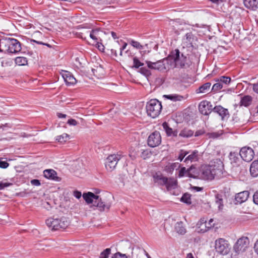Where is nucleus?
<instances>
[{
  "label": "nucleus",
  "mask_w": 258,
  "mask_h": 258,
  "mask_svg": "<svg viewBox=\"0 0 258 258\" xmlns=\"http://www.w3.org/2000/svg\"><path fill=\"white\" fill-rule=\"evenodd\" d=\"M223 166V163L219 159L213 160L209 165H202L200 168L201 178L208 180L214 179L216 175L221 173Z\"/></svg>",
  "instance_id": "nucleus-1"
},
{
  "label": "nucleus",
  "mask_w": 258,
  "mask_h": 258,
  "mask_svg": "<svg viewBox=\"0 0 258 258\" xmlns=\"http://www.w3.org/2000/svg\"><path fill=\"white\" fill-rule=\"evenodd\" d=\"M83 197L87 204H92L93 206L96 207L100 211H108L111 206L109 202L91 192L84 193Z\"/></svg>",
  "instance_id": "nucleus-2"
},
{
  "label": "nucleus",
  "mask_w": 258,
  "mask_h": 258,
  "mask_svg": "<svg viewBox=\"0 0 258 258\" xmlns=\"http://www.w3.org/2000/svg\"><path fill=\"white\" fill-rule=\"evenodd\" d=\"M171 59L174 63V67L177 69L185 70L189 68L191 62L187 56L181 53L179 49L172 50L166 58V60Z\"/></svg>",
  "instance_id": "nucleus-3"
},
{
  "label": "nucleus",
  "mask_w": 258,
  "mask_h": 258,
  "mask_svg": "<svg viewBox=\"0 0 258 258\" xmlns=\"http://www.w3.org/2000/svg\"><path fill=\"white\" fill-rule=\"evenodd\" d=\"M21 44L17 39L14 38H2L0 44V52L17 54L21 50Z\"/></svg>",
  "instance_id": "nucleus-4"
},
{
  "label": "nucleus",
  "mask_w": 258,
  "mask_h": 258,
  "mask_svg": "<svg viewBox=\"0 0 258 258\" xmlns=\"http://www.w3.org/2000/svg\"><path fill=\"white\" fill-rule=\"evenodd\" d=\"M46 224L52 230L65 229L70 224L68 219L64 217L60 218L50 217L46 220Z\"/></svg>",
  "instance_id": "nucleus-5"
},
{
  "label": "nucleus",
  "mask_w": 258,
  "mask_h": 258,
  "mask_svg": "<svg viewBox=\"0 0 258 258\" xmlns=\"http://www.w3.org/2000/svg\"><path fill=\"white\" fill-rule=\"evenodd\" d=\"M146 108L147 114L152 118H155L161 111V103L157 99H151L147 103Z\"/></svg>",
  "instance_id": "nucleus-6"
},
{
  "label": "nucleus",
  "mask_w": 258,
  "mask_h": 258,
  "mask_svg": "<svg viewBox=\"0 0 258 258\" xmlns=\"http://www.w3.org/2000/svg\"><path fill=\"white\" fill-rule=\"evenodd\" d=\"M249 240L247 237H242L239 238L233 246V250L236 254L244 252L248 247Z\"/></svg>",
  "instance_id": "nucleus-7"
},
{
  "label": "nucleus",
  "mask_w": 258,
  "mask_h": 258,
  "mask_svg": "<svg viewBox=\"0 0 258 258\" xmlns=\"http://www.w3.org/2000/svg\"><path fill=\"white\" fill-rule=\"evenodd\" d=\"M122 156L121 154H118L108 156L105 161L106 168L109 171L113 170Z\"/></svg>",
  "instance_id": "nucleus-8"
},
{
  "label": "nucleus",
  "mask_w": 258,
  "mask_h": 258,
  "mask_svg": "<svg viewBox=\"0 0 258 258\" xmlns=\"http://www.w3.org/2000/svg\"><path fill=\"white\" fill-rule=\"evenodd\" d=\"M215 249L217 252L223 255L227 254L229 251L227 241L222 238L216 240Z\"/></svg>",
  "instance_id": "nucleus-9"
},
{
  "label": "nucleus",
  "mask_w": 258,
  "mask_h": 258,
  "mask_svg": "<svg viewBox=\"0 0 258 258\" xmlns=\"http://www.w3.org/2000/svg\"><path fill=\"white\" fill-rule=\"evenodd\" d=\"M239 155L244 161L249 162L253 159L254 152L251 148L246 146L240 149Z\"/></svg>",
  "instance_id": "nucleus-10"
},
{
  "label": "nucleus",
  "mask_w": 258,
  "mask_h": 258,
  "mask_svg": "<svg viewBox=\"0 0 258 258\" xmlns=\"http://www.w3.org/2000/svg\"><path fill=\"white\" fill-rule=\"evenodd\" d=\"M161 143L160 134L158 131L152 133L148 138V145L152 148L159 146Z\"/></svg>",
  "instance_id": "nucleus-11"
},
{
  "label": "nucleus",
  "mask_w": 258,
  "mask_h": 258,
  "mask_svg": "<svg viewBox=\"0 0 258 258\" xmlns=\"http://www.w3.org/2000/svg\"><path fill=\"white\" fill-rule=\"evenodd\" d=\"M199 110L201 113L208 115L213 110L211 103L208 101H203L199 105Z\"/></svg>",
  "instance_id": "nucleus-12"
},
{
  "label": "nucleus",
  "mask_w": 258,
  "mask_h": 258,
  "mask_svg": "<svg viewBox=\"0 0 258 258\" xmlns=\"http://www.w3.org/2000/svg\"><path fill=\"white\" fill-rule=\"evenodd\" d=\"M165 59L160 60L156 62H153L151 61H146L148 68L152 70H156L159 71H165L166 67L164 63Z\"/></svg>",
  "instance_id": "nucleus-13"
},
{
  "label": "nucleus",
  "mask_w": 258,
  "mask_h": 258,
  "mask_svg": "<svg viewBox=\"0 0 258 258\" xmlns=\"http://www.w3.org/2000/svg\"><path fill=\"white\" fill-rule=\"evenodd\" d=\"M249 196V192L247 190L243 191L236 194L235 196L234 204H241L246 202Z\"/></svg>",
  "instance_id": "nucleus-14"
},
{
  "label": "nucleus",
  "mask_w": 258,
  "mask_h": 258,
  "mask_svg": "<svg viewBox=\"0 0 258 258\" xmlns=\"http://www.w3.org/2000/svg\"><path fill=\"white\" fill-rule=\"evenodd\" d=\"M44 176L49 179L59 181L61 178L57 176L56 172L53 169H46L43 171Z\"/></svg>",
  "instance_id": "nucleus-15"
},
{
  "label": "nucleus",
  "mask_w": 258,
  "mask_h": 258,
  "mask_svg": "<svg viewBox=\"0 0 258 258\" xmlns=\"http://www.w3.org/2000/svg\"><path fill=\"white\" fill-rule=\"evenodd\" d=\"M62 77L67 85H75L77 83L75 78L69 72L65 71L62 74Z\"/></svg>",
  "instance_id": "nucleus-16"
},
{
  "label": "nucleus",
  "mask_w": 258,
  "mask_h": 258,
  "mask_svg": "<svg viewBox=\"0 0 258 258\" xmlns=\"http://www.w3.org/2000/svg\"><path fill=\"white\" fill-rule=\"evenodd\" d=\"M154 181L160 185H165L167 182V177L163 176L161 173H156L153 176Z\"/></svg>",
  "instance_id": "nucleus-17"
},
{
  "label": "nucleus",
  "mask_w": 258,
  "mask_h": 258,
  "mask_svg": "<svg viewBox=\"0 0 258 258\" xmlns=\"http://www.w3.org/2000/svg\"><path fill=\"white\" fill-rule=\"evenodd\" d=\"M199 151L198 150H194L185 158L184 162L188 164L189 162L191 163L193 162L198 161L199 160Z\"/></svg>",
  "instance_id": "nucleus-18"
},
{
  "label": "nucleus",
  "mask_w": 258,
  "mask_h": 258,
  "mask_svg": "<svg viewBox=\"0 0 258 258\" xmlns=\"http://www.w3.org/2000/svg\"><path fill=\"white\" fill-rule=\"evenodd\" d=\"M172 24L173 29L176 33L184 30L187 27V25L184 23H181L179 20L173 21Z\"/></svg>",
  "instance_id": "nucleus-19"
},
{
  "label": "nucleus",
  "mask_w": 258,
  "mask_h": 258,
  "mask_svg": "<svg viewBox=\"0 0 258 258\" xmlns=\"http://www.w3.org/2000/svg\"><path fill=\"white\" fill-rule=\"evenodd\" d=\"M244 6L252 11H256L258 9V0H243Z\"/></svg>",
  "instance_id": "nucleus-20"
},
{
  "label": "nucleus",
  "mask_w": 258,
  "mask_h": 258,
  "mask_svg": "<svg viewBox=\"0 0 258 258\" xmlns=\"http://www.w3.org/2000/svg\"><path fill=\"white\" fill-rule=\"evenodd\" d=\"M213 112L217 113L223 119L227 115L229 114L227 109L224 108L221 105L216 106L213 108Z\"/></svg>",
  "instance_id": "nucleus-21"
},
{
  "label": "nucleus",
  "mask_w": 258,
  "mask_h": 258,
  "mask_svg": "<svg viewBox=\"0 0 258 258\" xmlns=\"http://www.w3.org/2000/svg\"><path fill=\"white\" fill-rule=\"evenodd\" d=\"M162 126L168 136L176 137L177 136V131L176 130L173 131L169 126L168 123L164 122L162 124Z\"/></svg>",
  "instance_id": "nucleus-22"
},
{
  "label": "nucleus",
  "mask_w": 258,
  "mask_h": 258,
  "mask_svg": "<svg viewBox=\"0 0 258 258\" xmlns=\"http://www.w3.org/2000/svg\"><path fill=\"white\" fill-rule=\"evenodd\" d=\"M167 180L165 186L168 191L175 189L177 187V181L176 179L173 178H167Z\"/></svg>",
  "instance_id": "nucleus-23"
},
{
  "label": "nucleus",
  "mask_w": 258,
  "mask_h": 258,
  "mask_svg": "<svg viewBox=\"0 0 258 258\" xmlns=\"http://www.w3.org/2000/svg\"><path fill=\"white\" fill-rule=\"evenodd\" d=\"M175 230L179 234L184 235L186 232V229L183 226V223L181 221L177 222L175 225Z\"/></svg>",
  "instance_id": "nucleus-24"
},
{
  "label": "nucleus",
  "mask_w": 258,
  "mask_h": 258,
  "mask_svg": "<svg viewBox=\"0 0 258 258\" xmlns=\"http://www.w3.org/2000/svg\"><path fill=\"white\" fill-rule=\"evenodd\" d=\"M252 100V98L251 96L245 95L241 98L240 102V105L248 107L251 104Z\"/></svg>",
  "instance_id": "nucleus-25"
},
{
  "label": "nucleus",
  "mask_w": 258,
  "mask_h": 258,
  "mask_svg": "<svg viewBox=\"0 0 258 258\" xmlns=\"http://www.w3.org/2000/svg\"><path fill=\"white\" fill-rule=\"evenodd\" d=\"M211 85V84L210 82L204 84L196 90V93H205L207 92L210 90Z\"/></svg>",
  "instance_id": "nucleus-26"
},
{
  "label": "nucleus",
  "mask_w": 258,
  "mask_h": 258,
  "mask_svg": "<svg viewBox=\"0 0 258 258\" xmlns=\"http://www.w3.org/2000/svg\"><path fill=\"white\" fill-rule=\"evenodd\" d=\"M251 174L254 177L258 175V160H254L251 163L250 167Z\"/></svg>",
  "instance_id": "nucleus-27"
},
{
  "label": "nucleus",
  "mask_w": 258,
  "mask_h": 258,
  "mask_svg": "<svg viewBox=\"0 0 258 258\" xmlns=\"http://www.w3.org/2000/svg\"><path fill=\"white\" fill-rule=\"evenodd\" d=\"M199 176V172L194 165H192L188 169V177L193 178H197Z\"/></svg>",
  "instance_id": "nucleus-28"
},
{
  "label": "nucleus",
  "mask_w": 258,
  "mask_h": 258,
  "mask_svg": "<svg viewBox=\"0 0 258 258\" xmlns=\"http://www.w3.org/2000/svg\"><path fill=\"white\" fill-rule=\"evenodd\" d=\"M197 225L199 229V232L204 233L209 230L207 222L204 219H201L200 223H198Z\"/></svg>",
  "instance_id": "nucleus-29"
},
{
  "label": "nucleus",
  "mask_w": 258,
  "mask_h": 258,
  "mask_svg": "<svg viewBox=\"0 0 258 258\" xmlns=\"http://www.w3.org/2000/svg\"><path fill=\"white\" fill-rule=\"evenodd\" d=\"M223 195L217 194L215 195V203L218 205L219 210L222 209L223 207Z\"/></svg>",
  "instance_id": "nucleus-30"
},
{
  "label": "nucleus",
  "mask_w": 258,
  "mask_h": 258,
  "mask_svg": "<svg viewBox=\"0 0 258 258\" xmlns=\"http://www.w3.org/2000/svg\"><path fill=\"white\" fill-rule=\"evenodd\" d=\"M180 165L178 163H169L165 167V171L167 173H172L175 168L179 167Z\"/></svg>",
  "instance_id": "nucleus-31"
},
{
  "label": "nucleus",
  "mask_w": 258,
  "mask_h": 258,
  "mask_svg": "<svg viewBox=\"0 0 258 258\" xmlns=\"http://www.w3.org/2000/svg\"><path fill=\"white\" fill-rule=\"evenodd\" d=\"M164 97L173 101H181L184 99L183 96L178 94L165 95Z\"/></svg>",
  "instance_id": "nucleus-32"
},
{
  "label": "nucleus",
  "mask_w": 258,
  "mask_h": 258,
  "mask_svg": "<svg viewBox=\"0 0 258 258\" xmlns=\"http://www.w3.org/2000/svg\"><path fill=\"white\" fill-rule=\"evenodd\" d=\"M128 42L132 46L139 50L144 49L145 47H147V44H145V45H142L139 42L135 41L133 39H130L128 41Z\"/></svg>",
  "instance_id": "nucleus-33"
},
{
  "label": "nucleus",
  "mask_w": 258,
  "mask_h": 258,
  "mask_svg": "<svg viewBox=\"0 0 258 258\" xmlns=\"http://www.w3.org/2000/svg\"><path fill=\"white\" fill-rule=\"evenodd\" d=\"M15 61V63L19 66H25L27 64V59L25 57H17Z\"/></svg>",
  "instance_id": "nucleus-34"
},
{
  "label": "nucleus",
  "mask_w": 258,
  "mask_h": 258,
  "mask_svg": "<svg viewBox=\"0 0 258 258\" xmlns=\"http://www.w3.org/2000/svg\"><path fill=\"white\" fill-rule=\"evenodd\" d=\"M69 135L67 134L64 133L61 135L58 136L56 138V140L58 142L60 143H63L66 142L67 140L69 139Z\"/></svg>",
  "instance_id": "nucleus-35"
},
{
  "label": "nucleus",
  "mask_w": 258,
  "mask_h": 258,
  "mask_svg": "<svg viewBox=\"0 0 258 258\" xmlns=\"http://www.w3.org/2000/svg\"><path fill=\"white\" fill-rule=\"evenodd\" d=\"M181 201L188 205L190 204L191 203L190 195L188 193L183 194L181 198Z\"/></svg>",
  "instance_id": "nucleus-36"
},
{
  "label": "nucleus",
  "mask_w": 258,
  "mask_h": 258,
  "mask_svg": "<svg viewBox=\"0 0 258 258\" xmlns=\"http://www.w3.org/2000/svg\"><path fill=\"white\" fill-rule=\"evenodd\" d=\"M217 83L214 84L212 87L211 91L214 93H216L219 91L223 87V84L219 81H217Z\"/></svg>",
  "instance_id": "nucleus-37"
},
{
  "label": "nucleus",
  "mask_w": 258,
  "mask_h": 258,
  "mask_svg": "<svg viewBox=\"0 0 258 258\" xmlns=\"http://www.w3.org/2000/svg\"><path fill=\"white\" fill-rule=\"evenodd\" d=\"M229 159L231 163H237L239 160L238 154L235 152H230L229 154Z\"/></svg>",
  "instance_id": "nucleus-38"
},
{
  "label": "nucleus",
  "mask_w": 258,
  "mask_h": 258,
  "mask_svg": "<svg viewBox=\"0 0 258 258\" xmlns=\"http://www.w3.org/2000/svg\"><path fill=\"white\" fill-rule=\"evenodd\" d=\"M194 134V132L191 130H183L182 131L180 134L179 136L183 137H190L192 136Z\"/></svg>",
  "instance_id": "nucleus-39"
},
{
  "label": "nucleus",
  "mask_w": 258,
  "mask_h": 258,
  "mask_svg": "<svg viewBox=\"0 0 258 258\" xmlns=\"http://www.w3.org/2000/svg\"><path fill=\"white\" fill-rule=\"evenodd\" d=\"M216 81H219L221 82L222 84L224 83L225 85H228L231 81V78L229 77L223 76H221Z\"/></svg>",
  "instance_id": "nucleus-40"
},
{
  "label": "nucleus",
  "mask_w": 258,
  "mask_h": 258,
  "mask_svg": "<svg viewBox=\"0 0 258 258\" xmlns=\"http://www.w3.org/2000/svg\"><path fill=\"white\" fill-rule=\"evenodd\" d=\"M111 253L110 248H106L102 251L100 254L99 258H108L109 255Z\"/></svg>",
  "instance_id": "nucleus-41"
},
{
  "label": "nucleus",
  "mask_w": 258,
  "mask_h": 258,
  "mask_svg": "<svg viewBox=\"0 0 258 258\" xmlns=\"http://www.w3.org/2000/svg\"><path fill=\"white\" fill-rule=\"evenodd\" d=\"M189 153V151H187L184 150H180L179 154L178 157V159L181 162L182 161L184 157Z\"/></svg>",
  "instance_id": "nucleus-42"
},
{
  "label": "nucleus",
  "mask_w": 258,
  "mask_h": 258,
  "mask_svg": "<svg viewBox=\"0 0 258 258\" xmlns=\"http://www.w3.org/2000/svg\"><path fill=\"white\" fill-rule=\"evenodd\" d=\"M133 67L136 69H138L140 67L144 65V63L141 62L137 57H134L133 58Z\"/></svg>",
  "instance_id": "nucleus-43"
},
{
  "label": "nucleus",
  "mask_w": 258,
  "mask_h": 258,
  "mask_svg": "<svg viewBox=\"0 0 258 258\" xmlns=\"http://www.w3.org/2000/svg\"><path fill=\"white\" fill-rule=\"evenodd\" d=\"M139 72L146 77L150 76L151 75L150 71L146 67L141 68Z\"/></svg>",
  "instance_id": "nucleus-44"
},
{
  "label": "nucleus",
  "mask_w": 258,
  "mask_h": 258,
  "mask_svg": "<svg viewBox=\"0 0 258 258\" xmlns=\"http://www.w3.org/2000/svg\"><path fill=\"white\" fill-rule=\"evenodd\" d=\"M185 174L188 176V169H186L185 167H182L179 171L178 176L181 177L184 176Z\"/></svg>",
  "instance_id": "nucleus-45"
},
{
  "label": "nucleus",
  "mask_w": 258,
  "mask_h": 258,
  "mask_svg": "<svg viewBox=\"0 0 258 258\" xmlns=\"http://www.w3.org/2000/svg\"><path fill=\"white\" fill-rule=\"evenodd\" d=\"M112 258H127V257L126 254L117 252L113 255Z\"/></svg>",
  "instance_id": "nucleus-46"
},
{
  "label": "nucleus",
  "mask_w": 258,
  "mask_h": 258,
  "mask_svg": "<svg viewBox=\"0 0 258 258\" xmlns=\"http://www.w3.org/2000/svg\"><path fill=\"white\" fill-rule=\"evenodd\" d=\"M12 185V183L9 182H4L3 181L0 182V190L4 189L5 187H8Z\"/></svg>",
  "instance_id": "nucleus-47"
},
{
  "label": "nucleus",
  "mask_w": 258,
  "mask_h": 258,
  "mask_svg": "<svg viewBox=\"0 0 258 258\" xmlns=\"http://www.w3.org/2000/svg\"><path fill=\"white\" fill-rule=\"evenodd\" d=\"M186 39L187 40L188 42H191L192 40L193 39V34L192 33H187L185 35Z\"/></svg>",
  "instance_id": "nucleus-48"
},
{
  "label": "nucleus",
  "mask_w": 258,
  "mask_h": 258,
  "mask_svg": "<svg viewBox=\"0 0 258 258\" xmlns=\"http://www.w3.org/2000/svg\"><path fill=\"white\" fill-rule=\"evenodd\" d=\"M248 84L249 86H252L253 91L255 93L258 94V82L256 83H254V84H251V83H249Z\"/></svg>",
  "instance_id": "nucleus-49"
},
{
  "label": "nucleus",
  "mask_w": 258,
  "mask_h": 258,
  "mask_svg": "<svg viewBox=\"0 0 258 258\" xmlns=\"http://www.w3.org/2000/svg\"><path fill=\"white\" fill-rule=\"evenodd\" d=\"M9 166V164L5 161L0 160V168L5 169Z\"/></svg>",
  "instance_id": "nucleus-50"
},
{
  "label": "nucleus",
  "mask_w": 258,
  "mask_h": 258,
  "mask_svg": "<svg viewBox=\"0 0 258 258\" xmlns=\"http://www.w3.org/2000/svg\"><path fill=\"white\" fill-rule=\"evenodd\" d=\"M31 42H34L37 44H41V45H46L47 46V47H49V48H51L52 46L51 45H50L48 43H43L41 41H36V40H35L34 39H31L30 40Z\"/></svg>",
  "instance_id": "nucleus-51"
},
{
  "label": "nucleus",
  "mask_w": 258,
  "mask_h": 258,
  "mask_svg": "<svg viewBox=\"0 0 258 258\" xmlns=\"http://www.w3.org/2000/svg\"><path fill=\"white\" fill-rule=\"evenodd\" d=\"M31 42H34L37 44H41V45H46L47 46V47H49V48H51L52 46L51 45H50L48 43H43L41 41H36V40H35L34 39H31L30 40Z\"/></svg>",
  "instance_id": "nucleus-52"
},
{
  "label": "nucleus",
  "mask_w": 258,
  "mask_h": 258,
  "mask_svg": "<svg viewBox=\"0 0 258 258\" xmlns=\"http://www.w3.org/2000/svg\"><path fill=\"white\" fill-rule=\"evenodd\" d=\"M253 201L254 204L258 205V190H256L253 194Z\"/></svg>",
  "instance_id": "nucleus-53"
},
{
  "label": "nucleus",
  "mask_w": 258,
  "mask_h": 258,
  "mask_svg": "<svg viewBox=\"0 0 258 258\" xmlns=\"http://www.w3.org/2000/svg\"><path fill=\"white\" fill-rule=\"evenodd\" d=\"M68 124L70 125H77L78 124V122L74 119H70L67 121Z\"/></svg>",
  "instance_id": "nucleus-54"
},
{
  "label": "nucleus",
  "mask_w": 258,
  "mask_h": 258,
  "mask_svg": "<svg viewBox=\"0 0 258 258\" xmlns=\"http://www.w3.org/2000/svg\"><path fill=\"white\" fill-rule=\"evenodd\" d=\"M148 47H145L144 49H139L140 52L142 56H143L146 54H148L150 52V51L148 50Z\"/></svg>",
  "instance_id": "nucleus-55"
},
{
  "label": "nucleus",
  "mask_w": 258,
  "mask_h": 258,
  "mask_svg": "<svg viewBox=\"0 0 258 258\" xmlns=\"http://www.w3.org/2000/svg\"><path fill=\"white\" fill-rule=\"evenodd\" d=\"M73 195L77 199H80L82 196L81 192L78 190H75L73 193Z\"/></svg>",
  "instance_id": "nucleus-56"
},
{
  "label": "nucleus",
  "mask_w": 258,
  "mask_h": 258,
  "mask_svg": "<svg viewBox=\"0 0 258 258\" xmlns=\"http://www.w3.org/2000/svg\"><path fill=\"white\" fill-rule=\"evenodd\" d=\"M31 183L32 185H35V186H39V185H40L41 184L40 181H39V180L36 179H32L31 181Z\"/></svg>",
  "instance_id": "nucleus-57"
},
{
  "label": "nucleus",
  "mask_w": 258,
  "mask_h": 258,
  "mask_svg": "<svg viewBox=\"0 0 258 258\" xmlns=\"http://www.w3.org/2000/svg\"><path fill=\"white\" fill-rule=\"evenodd\" d=\"M205 134V131L204 130H200L195 133V136L198 137Z\"/></svg>",
  "instance_id": "nucleus-58"
},
{
  "label": "nucleus",
  "mask_w": 258,
  "mask_h": 258,
  "mask_svg": "<svg viewBox=\"0 0 258 258\" xmlns=\"http://www.w3.org/2000/svg\"><path fill=\"white\" fill-rule=\"evenodd\" d=\"M213 220L211 219L208 222H207L208 228L209 230L214 226Z\"/></svg>",
  "instance_id": "nucleus-59"
},
{
  "label": "nucleus",
  "mask_w": 258,
  "mask_h": 258,
  "mask_svg": "<svg viewBox=\"0 0 258 258\" xmlns=\"http://www.w3.org/2000/svg\"><path fill=\"white\" fill-rule=\"evenodd\" d=\"M219 134L217 133H212L209 134V137L212 138H217L219 136Z\"/></svg>",
  "instance_id": "nucleus-60"
},
{
  "label": "nucleus",
  "mask_w": 258,
  "mask_h": 258,
  "mask_svg": "<svg viewBox=\"0 0 258 258\" xmlns=\"http://www.w3.org/2000/svg\"><path fill=\"white\" fill-rule=\"evenodd\" d=\"M90 37L91 39H92L93 40H94L95 42H97L98 41V38H97V37L96 36V35L95 34H93L92 33H90Z\"/></svg>",
  "instance_id": "nucleus-61"
},
{
  "label": "nucleus",
  "mask_w": 258,
  "mask_h": 258,
  "mask_svg": "<svg viewBox=\"0 0 258 258\" xmlns=\"http://www.w3.org/2000/svg\"><path fill=\"white\" fill-rule=\"evenodd\" d=\"M99 29H98V28L94 29H92L90 31V33H92L93 34H95L96 35L97 34V33L99 32Z\"/></svg>",
  "instance_id": "nucleus-62"
},
{
  "label": "nucleus",
  "mask_w": 258,
  "mask_h": 258,
  "mask_svg": "<svg viewBox=\"0 0 258 258\" xmlns=\"http://www.w3.org/2000/svg\"><path fill=\"white\" fill-rule=\"evenodd\" d=\"M254 249L255 252L258 254V239L256 240L254 244Z\"/></svg>",
  "instance_id": "nucleus-63"
},
{
  "label": "nucleus",
  "mask_w": 258,
  "mask_h": 258,
  "mask_svg": "<svg viewBox=\"0 0 258 258\" xmlns=\"http://www.w3.org/2000/svg\"><path fill=\"white\" fill-rule=\"evenodd\" d=\"M192 188L196 190V191H201L203 189V187H199V186H193Z\"/></svg>",
  "instance_id": "nucleus-64"
}]
</instances>
